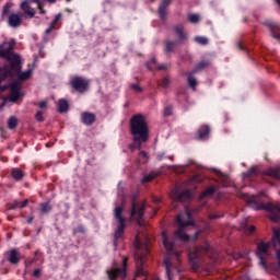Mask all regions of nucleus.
<instances>
[{"mask_svg": "<svg viewBox=\"0 0 280 280\" xmlns=\"http://www.w3.org/2000/svg\"><path fill=\"white\" fill-rule=\"evenodd\" d=\"M130 128L133 137V143L130 144L129 148L131 152H135L136 150H141V144L147 143L148 139H150L145 116L141 114L133 116Z\"/></svg>", "mask_w": 280, "mask_h": 280, "instance_id": "1", "label": "nucleus"}, {"mask_svg": "<svg viewBox=\"0 0 280 280\" xmlns=\"http://www.w3.org/2000/svg\"><path fill=\"white\" fill-rule=\"evenodd\" d=\"M16 45V42L14 39H11L9 42H4L0 46V56L2 58H7L9 60L10 66L13 65V70L15 72H19V69H21V56L12 52V49Z\"/></svg>", "mask_w": 280, "mask_h": 280, "instance_id": "2", "label": "nucleus"}, {"mask_svg": "<svg viewBox=\"0 0 280 280\" xmlns=\"http://www.w3.org/2000/svg\"><path fill=\"white\" fill-rule=\"evenodd\" d=\"M21 62H23L22 59H20V69L18 72L14 71V63L10 65L9 71H8V68H4V69L0 68V82H3V80L10 75H16V78L20 79L21 81L30 80V78H32V69L21 72Z\"/></svg>", "mask_w": 280, "mask_h": 280, "instance_id": "3", "label": "nucleus"}, {"mask_svg": "<svg viewBox=\"0 0 280 280\" xmlns=\"http://www.w3.org/2000/svg\"><path fill=\"white\" fill-rule=\"evenodd\" d=\"M258 209L269 211V213H271L269 218L272 222H277L280 219V209L277 206H272L271 203H261Z\"/></svg>", "mask_w": 280, "mask_h": 280, "instance_id": "4", "label": "nucleus"}, {"mask_svg": "<svg viewBox=\"0 0 280 280\" xmlns=\"http://www.w3.org/2000/svg\"><path fill=\"white\" fill-rule=\"evenodd\" d=\"M71 86L74 89V91H78L79 93H84V91L89 89V82L80 77H74L71 80Z\"/></svg>", "mask_w": 280, "mask_h": 280, "instance_id": "5", "label": "nucleus"}, {"mask_svg": "<svg viewBox=\"0 0 280 280\" xmlns=\"http://www.w3.org/2000/svg\"><path fill=\"white\" fill-rule=\"evenodd\" d=\"M270 244L268 243H260L257 246V257L260 260V265L266 268V262H264V257H268V248Z\"/></svg>", "mask_w": 280, "mask_h": 280, "instance_id": "6", "label": "nucleus"}, {"mask_svg": "<svg viewBox=\"0 0 280 280\" xmlns=\"http://www.w3.org/2000/svg\"><path fill=\"white\" fill-rule=\"evenodd\" d=\"M177 222L180 229H183V226H189V224H191V217L189 215V211L186 210L184 214H178Z\"/></svg>", "mask_w": 280, "mask_h": 280, "instance_id": "7", "label": "nucleus"}, {"mask_svg": "<svg viewBox=\"0 0 280 280\" xmlns=\"http://www.w3.org/2000/svg\"><path fill=\"white\" fill-rule=\"evenodd\" d=\"M162 244L167 253L174 248V243L170 241V234H167V231H162Z\"/></svg>", "mask_w": 280, "mask_h": 280, "instance_id": "8", "label": "nucleus"}, {"mask_svg": "<svg viewBox=\"0 0 280 280\" xmlns=\"http://www.w3.org/2000/svg\"><path fill=\"white\" fill-rule=\"evenodd\" d=\"M114 218L117 220L118 224H126V218H124V207H117L114 210Z\"/></svg>", "mask_w": 280, "mask_h": 280, "instance_id": "9", "label": "nucleus"}, {"mask_svg": "<svg viewBox=\"0 0 280 280\" xmlns=\"http://www.w3.org/2000/svg\"><path fill=\"white\" fill-rule=\"evenodd\" d=\"M11 89V93L9 96V102H16V100H19V97H21L23 94L21 92H19V85L18 84H12L10 86Z\"/></svg>", "mask_w": 280, "mask_h": 280, "instance_id": "10", "label": "nucleus"}, {"mask_svg": "<svg viewBox=\"0 0 280 280\" xmlns=\"http://www.w3.org/2000/svg\"><path fill=\"white\" fill-rule=\"evenodd\" d=\"M82 121H83V124H85V126H91V124H94V121H95L94 114H91L89 112L83 113Z\"/></svg>", "mask_w": 280, "mask_h": 280, "instance_id": "11", "label": "nucleus"}, {"mask_svg": "<svg viewBox=\"0 0 280 280\" xmlns=\"http://www.w3.org/2000/svg\"><path fill=\"white\" fill-rule=\"evenodd\" d=\"M164 266L166 268L168 280H172V275H174V270L176 269L174 268V266H172V261L170 260V258L164 259Z\"/></svg>", "mask_w": 280, "mask_h": 280, "instance_id": "12", "label": "nucleus"}, {"mask_svg": "<svg viewBox=\"0 0 280 280\" xmlns=\"http://www.w3.org/2000/svg\"><path fill=\"white\" fill-rule=\"evenodd\" d=\"M20 259H21V255L19 254V252L16 249H12L9 253L10 264H19Z\"/></svg>", "mask_w": 280, "mask_h": 280, "instance_id": "13", "label": "nucleus"}, {"mask_svg": "<svg viewBox=\"0 0 280 280\" xmlns=\"http://www.w3.org/2000/svg\"><path fill=\"white\" fill-rule=\"evenodd\" d=\"M9 24L11 27H19V25H21V16L18 14H11L9 18Z\"/></svg>", "mask_w": 280, "mask_h": 280, "instance_id": "14", "label": "nucleus"}, {"mask_svg": "<svg viewBox=\"0 0 280 280\" xmlns=\"http://www.w3.org/2000/svg\"><path fill=\"white\" fill-rule=\"evenodd\" d=\"M107 275L110 280H115V279H117V277H119V275H122V277H125L126 273L124 272V270L110 269L107 271Z\"/></svg>", "mask_w": 280, "mask_h": 280, "instance_id": "15", "label": "nucleus"}, {"mask_svg": "<svg viewBox=\"0 0 280 280\" xmlns=\"http://www.w3.org/2000/svg\"><path fill=\"white\" fill-rule=\"evenodd\" d=\"M58 110L59 113H67V110H69V102L60 100L58 103Z\"/></svg>", "mask_w": 280, "mask_h": 280, "instance_id": "16", "label": "nucleus"}, {"mask_svg": "<svg viewBox=\"0 0 280 280\" xmlns=\"http://www.w3.org/2000/svg\"><path fill=\"white\" fill-rule=\"evenodd\" d=\"M187 196V194L178 192V190H175L172 192L171 198L172 200H177L178 202H183V199Z\"/></svg>", "mask_w": 280, "mask_h": 280, "instance_id": "17", "label": "nucleus"}, {"mask_svg": "<svg viewBox=\"0 0 280 280\" xmlns=\"http://www.w3.org/2000/svg\"><path fill=\"white\" fill-rule=\"evenodd\" d=\"M16 126H19V119H16V117H14V116L10 117L8 120V129L14 130V128H16Z\"/></svg>", "mask_w": 280, "mask_h": 280, "instance_id": "18", "label": "nucleus"}, {"mask_svg": "<svg viewBox=\"0 0 280 280\" xmlns=\"http://www.w3.org/2000/svg\"><path fill=\"white\" fill-rule=\"evenodd\" d=\"M11 176L12 178H14V180H21V178H23V171L19 168H13L11 171Z\"/></svg>", "mask_w": 280, "mask_h": 280, "instance_id": "19", "label": "nucleus"}, {"mask_svg": "<svg viewBox=\"0 0 280 280\" xmlns=\"http://www.w3.org/2000/svg\"><path fill=\"white\" fill-rule=\"evenodd\" d=\"M171 0H165L164 3L160 7V16L161 19H165V14H167V9H165V5H170Z\"/></svg>", "mask_w": 280, "mask_h": 280, "instance_id": "20", "label": "nucleus"}, {"mask_svg": "<svg viewBox=\"0 0 280 280\" xmlns=\"http://www.w3.org/2000/svg\"><path fill=\"white\" fill-rule=\"evenodd\" d=\"M267 176H273L275 178H280V167L269 168L266 171Z\"/></svg>", "mask_w": 280, "mask_h": 280, "instance_id": "21", "label": "nucleus"}, {"mask_svg": "<svg viewBox=\"0 0 280 280\" xmlns=\"http://www.w3.org/2000/svg\"><path fill=\"white\" fill-rule=\"evenodd\" d=\"M22 10H24L25 14H27L28 16H34V10H32L27 2L22 3Z\"/></svg>", "mask_w": 280, "mask_h": 280, "instance_id": "22", "label": "nucleus"}, {"mask_svg": "<svg viewBox=\"0 0 280 280\" xmlns=\"http://www.w3.org/2000/svg\"><path fill=\"white\" fill-rule=\"evenodd\" d=\"M137 213V215L139 218L143 217V207H141L138 211L136 210V203H132V208H131V218H135V214Z\"/></svg>", "mask_w": 280, "mask_h": 280, "instance_id": "23", "label": "nucleus"}, {"mask_svg": "<svg viewBox=\"0 0 280 280\" xmlns=\"http://www.w3.org/2000/svg\"><path fill=\"white\" fill-rule=\"evenodd\" d=\"M124 229H126V223H119L117 231L115 232L116 240H119L124 235Z\"/></svg>", "mask_w": 280, "mask_h": 280, "instance_id": "24", "label": "nucleus"}, {"mask_svg": "<svg viewBox=\"0 0 280 280\" xmlns=\"http://www.w3.org/2000/svg\"><path fill=\"white\" fill-rule=\"evenodd\" d=\"M175 235L178 240H182L183 242H187L189 240V236L183 232L182 229H179L177 232H175Z\"/></svg>", "mask_w": 280, "mask_h": 280, "instance_id": "25", "label": "nucleus"}, {"mask_svg": "<svg viewBox=\"0 0 280 280\" xmlns=\"http://www.w3.org/2000/svg\"><path fill=\"white\" fill-rule=\"evenodd\" d=\"M195 40L198 43V45H207L209 43V39L202 36L195 37Z\"/></svg>", "mask_w": 280, "mask_h": 280, "instance_id": "26", "label": "nucleus"}, {"mask_svg": "<svg viewBox=\"0 0 280 280\" xmlns=\"http://www.w3.org/2000/svg\"><path fill=\"white\" fill-rule=\"evenodd\" d=\"M188 21L190 23H198V21H200V15H198V14H189L188 15Z\"/></svg>", "mask_w": 280, "mask_h": 280, "instance_id": "27", "label": "nucleus"}, {"mask_svg": "<svg viewBox=\"0 0 280 280\" xmlns=\"http://www.w3.org/2000/svg\"><path fill=\"white\" fill-rule=\"evenodd\" d=\"M188 84L189 86H191V89H196V86H198V80H196V78L194 77H189Z\"/></svg>", "mask_w": 280, "mask_h": 280, "instance_id": "28", "label": "nucleus"}, {"mask_svg": "<svg viewBox=\"0 0 280 280\" xmlns=\"http://www.w3.org/2000/svg\"><path fill=\"white\" fill-rule=\"evenodd\" d=\"M210 132V129L209 127H203V132L202 131H199V139H205V137H207Z\"/></svg>", "mask_w": 280, "mask_h": 280, "instance_id": "29", "label": "nucleus"}, {"mask_svg": "<svg viewBox=\"0 0 280 280\" xmlns=\"http://www.w3.org/2000/svg\"><path fill=\"white\" fill-rule=\"evenodd\" d=\"M175 32L178 34L179 38H185V33L183 32V26H175Z\"/></svg>", "mask_w": 280, "mask_h": 280, "instance_id": "30", "label": "nucleus"}, {"mask_svg": "<svg viewBox=\"0 0 280 280\" xmlns=\"http://www.w3.org/2000/svg\"><path fill=\"white\" fill-rule=\"evenodd\" d=\"M155 176L156 175H154V174H149V175H147V176H144V178H143V183H150V180H152L153 178H155Z\"/></svg>", "mask_w": 280, "mask_h": 280, "instance_id": "31", "label": "nucleus"}, {"mask_svg": "<svg viewBox=\"0 0 280 280\" xmlns=\"http://www.w3.org/2000/svg\"><path fill=\"white\" fill-rule=\"evenodd\" d=\"M37 106L42 108V110L47 109V101H40Z\"/></svg>", "mask_w": 280, "mask_h": 280, "instance_id": "32", "label": "nucleus"}, {"mask_svg": "<svg viewBox=\"0 0 280 280\" xmlns=\"http://www.w3.org/2000/svg\"><path fill=\"white\" fill-rule=\"evenodd\" d=\"M35 119L37 121H44L45 118L43 117V112H37L36 115H35Z\"/></svg>", "mask_w": 280, "mask_h": 280, "instance_id": "33", "label": "nucleus"}, {"mask_svg": "<svg viewBox=\"0 0 280 280\" xmlns=\"http://www.w3.org/2000/svg\"><path fill=\"white\" fill-rule=\"evenodd\" d=\"M139 156L144 163L148 161V153L145 151H140Z\"/></svg>", "mask_w": 280, "mask_h": 280, "instance_id": "34", "label": "nucleus"}, {"mask_svg": "<svg viewBox=\"0 0 280 280\" xmlns=\"http://www.w3.org/2000/svg\"><path fill=\"white\" fill-rule=\"evenodd\" d=\"M51 207H49L47 203L42 205V212L48 213L50 211Z\"/></svg>", "mask_w": 280, "mask_h": 280, "instance_id": "35", "label": "nucleus"}, {"mask_svg": "<svg viewBox=\"0 0 280 280\" xmlns=\"http://www.w3.org/2000/svg\"><path fill=\"white\" fill-rule=\"evenodd\" d=\"M213 188H208L206 191H203L202 197L211 196L213 194Z\"/></svg>", "mask_w": 280, "mask_h": 280, "instance_id": "36", "label": "nucleus"}, {"mask_svg": "<svg viewBox=\"0 0 280 280\" xmlns=\"http://www.w3.org/2000/svg\"><path fill=\"white\" fill-rule=\"evenodd\" d=\"M135 247L141 248V238L139 236L136 237Z\"/></svg>", "mask_w": 280, "mask_h": 280, "instance_id": "37", "label": "nucleus"}, {"mask_svg": "<svg viewBox=\"0 0 280 280\" xmlns=\"http://www.w3.org/2000/svg\"><path fill=\"white\" fill-rule=\"evenodd\" d=\"M131 88L133 89V91H137V93H141V91H143V89H141V86L137 84L131 85Z\"/></svg>", "mask_w": 280, "mask_h": 280, "instance_id": "38", "label": "nucleus"}, {"mask_svg": "<svg viewBox=\"0 0 280 280\" xmlns=\"http://www.w3.org/2000/svg\"><path fill=\"white\" fill-rule=\"evenodd\" d=\"M154 65H156V60L152 59V60L148 63V67H150V69H156V67H154Z\"/></svg>", "mask_w": 280, "mask_h": 280, "instance_id": "39", "label": "nucleus"}, {"mask_svg": "<svg viewBox=\"0 0 280 280\" xmlns=\"http://www.w3.org/2000/svg\"><path fill=\"white\" fill-rule=\"evenodd\" d=\"M34 277H40V269H35L33 272Z\"/></svg>", "mask_w": 280, "mask_h": 280, "instance_id": "40", "label": "nucleus"}, {"mask_svg": "<svg viewBox=\"0 0 280 280\" xmlns=\"http://www.w3.org/2000/svg\"><path fill=\"white\" fill-rule=\"evenodd\" d=\"M38 3V9L40 10V14H45V11L40 7V0H35Z\"/></svg>", "mask_w": 280, "mask_h": 280, "instance_id": "41", "label": "nucleus"}, {"mask_svg": "<svg viewBox=\"0 0 280 280\" xmlns=\"http://www.w3.org/2000/svg\"><path fill=\"white\" fill-rule=\"evenodd\" d=\"M27 199H25L21 205H20V207H21V209H23V208H25V206L27 205Z\"/></svg>", "mask_w": 280, "mask_h": 280, "instance_id": "42", "label": "nucleus"}, {"mask_svg": "<svg viewBox=\"0 0 280 280\" xmlns=\"http://www.w3.org/2000/svg\"><path fill=\"white\" fill-rule=\"evenodd\" d=\"M60 14H58L57 16H56V19H55V21L52 22L54 23V25H56V23H58V21H60Z\"/></svg>", "mask_w": 280, "mask_h": 280, "instance_id": "43", "label": "nucleus"}, {"mask_svg": "<svg viewBox=\"0 0 280 280\" xmlns=\"http://www.w3.org/2000/svg\"><path fill=\"white\" fill-rule=\"evenodd\" d=\"M52 30H54V23L50 25L48 30H46V34H49V32H51Z\"/></svg>", "mask_w": 280, "mask_h": 280, "instance_id": "44", "label": "nucleus"}, {"mask_svg": "<svg viewBox=\"0 0 280 280\" xmlns=\"http://www.w3.org/2000/svg\"><path fill=\"white\" fill-rule=\"evenodd\" d=\"M19 201H15L14 203H13V207H11V209H16V207H19Z\"/></svg>", "mask_w": 280, "mask_h": 280, "instance_id": "45", "label": "nucleus"}, {"mask_svg": "<svg viewBox=\"0 0 280 280\" xmlns=\"http://www.w3.org/2000/svg\"><path fill=\"white\" fill-rule=\"evenodd\" d=\"M140 275H143V270H141V269H139V270L137 271V276L140 277Z\"/></svg>", "mask_w": 280, "mask_h": 280, "instance_id": "46", "label": "nucleus"}, {"mask_svg": "<svg viewBox=\"0 0 280 280\" xmlns=\"http://www.w3.org/2000/svg\"><path fill=\"white\" fill-rule=\"evenodd\" d=\"M253 231H255V226H254V225H252V226L249 228V233H253Z\"/></svg>", "mask_w": 280, "mask_h": 280, "instance_id": "47", "label": "nucleus"}, {"mask_svg": "<svg viewBox=\"0 0 280 280\" xmlns=\"http://www.w3.org/2000/svg\"><path fill=\"white\" fill-rule=\"evenodd\" d=\"M273 38H277L278 40H280V35L273 34Z\"/></svg>", "mask_w": 280, "mask_h": 280, "instance_id": "48", "label": "nucleus"}, {"mask_svg": "<svg viewBox=\"0 0 280 280\" xmlns=\"http://www.w3.org/2000/svg\"><path fill=\"white\" fill-rule=\"evenodd\" d=\"M34 220V218H28V220H27V222H28V224H32V221Z\"/></svg>", "mask_w": 280, "mask_h": 280, "instance_id": "49", "label": "nucleus"}, {"mask_svg": "<svg viewBox=\"0 0 280 280\" xmlns=\"http://www.w3.org/2000/svg\"><path fill=\"white\" fill-rule=\"evenodd\" d=\"M159 69H167V66H165V65L160 66Z\"/></svg>", "mask_w": 280, "mask_h": 280, "instance_id": "50", "label": "nucleus"}, {"mask_svg": "<svg viewBox=\"0 0 280 280\" xmlns=\"http://www.w3.org/2000/svg\"><path fill=\"white\" fill-rule=\"evenodd\" d=\"M208 248H209V245H206V246L203 247L205 250H207Z\"/></svg>", "mask_w": 280, "mask_h": 280, "instance_id": "51", "label": "nucleus"}, {"mask_svg": "<svg viewBox=\"0 0 280 280\" xmlns=\"http://www.w3.org/2000/svg\"><path fill=\"white\" fill-rule=\"evenodd\" d=\"M276 3H279V0H276Z\"/></svg>", "mask_w": 280, "mask_h": 280, "instance_id": "52", "label": "nucleus"}, {"mask_svg": "<svg viewBox=\"0 0 280 280\" xmlns=\"http://www.w3.org/2000/svg\"><path fill=\"white\" fill-rule=\"evenodd\" d=\"M124 264H126V259H124Z\"/></svg>", "mask_w": 280, "mask_h": 280, "instance_id": "53", "label": "nucleus"}, {"mask_svg": "<svg viewBox=\"0 0 280 280\" xmlns=\"http://www.w3.org/2000/svg\"><path fill=\"white\" fill-rule=\"evenodd\" d=\"M48 1H54V0H48Z\"/></svg>", "mask_w": 280, "mask_h": 280, "instance_id": "54", "label": "nucleus"}]
</instances>
